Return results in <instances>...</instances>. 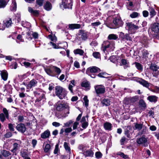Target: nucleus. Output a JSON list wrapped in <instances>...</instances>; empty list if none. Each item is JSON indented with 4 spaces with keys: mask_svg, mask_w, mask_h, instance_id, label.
I'll return each mask as SVG.
<instances>
[{
    "mask_svg": "<svg viewBox=\"0 0 159 159\" xmlns=\"http://www.w3.org/2000/svg\"><path fill=\"white\" fill-rule=\"evenodd\" d=\"M56 108L57 110L59 111H61L65 109L63 115L64 117L67 116L68 114H69L70 107L68 104L66 103H62L60 101H58L57 104Z\"/></svg>",
    "mask_w": 159,
    "mask_h": 159,
    "instance_id": "f257e3e1",
    "label": "nucleus"
},
{
    "mask_svg": "<svg viewBox=\"0 0 159 159\" xmlns=\"http://www.w3.org/2000/svg\"><path fill=\"white\" fill-rule=\"evenodd\" d=\"M55 93L60 99L65 98L67 93V92L62 87L57 86L55 88Z\"/></svg>",
    "mask_w": 159,
    "mask_h": 159,
    "instance_id": "f03ea898",
    "label": "nucleus"
},
{
    "mask_svg": "<svg viewBox=\"0 0 159 159\" xmlns=\"http://www.w3.org/2000/svg\"><path fill=\"white\" fill-rule=\"evenodd\" d=\"M115 48L114 42L112 41H104L102 44L101 49L105 52L107 49L109 51H113Z\"/></svg>",
    "mask_w": 159,
    "mask_h": 159,
    "instance_id": "7ed1b4c3",
    "label": "nucleus"
},
{
    "mask_svg": "<svg viewBox=\"0 0 159 159\" xmlns=\"http://www.w3.org/2000/svg\"><path fill=\"white\" fill-rule=\"evenodd\" d=\"M89 35V32L82 30H80L77 34V38L80 41H85L88 39Z\"/></svg>",
    "mask_w": 159,
    "mask_h": 159,
    "instance_id": "20e7f679",
    "label": "nucleus"
},
{
    "mask_svg": "<svg viewBox=\"0 0 159 159\" xmlns=\"http://www.w3.org/2000/svg\"><path fill=\"white\" fill-rule=\"evenodd\" d=\"M113 28L116 29L121 27L123 25V22L122 20L121 17L117 16L114 18L112 21Z\"/></svg>",
    "mask_w": 159,
    "mask_h": 159,
    "instance_id": "39448f33",
    "label": "nucleus"
},
{
    "mask_svg": "<svg viewBox=\"0 0 159 159\" xmlns=\"http://www.w3.org/2000/svg\"><path fill=\"white\" fill-rule=\"evenodd\" d=\"M125 28L128 30L129 33L132 34L139 28V27L138 26L134 25L132 22H126Z\"/></svg>",
    "mask_w": 159,
    "mask_h": 159,
    "instance_id": "423d86ee",
    "label": "nucleus"
},
{
    "mask_svg": "<svg viewBox=\"0 0 159 159\" xmlns=\"http://www.w3.org/2000/svg\"><path fill=\"white\" fill-rule=\"evenodd\" d=\"M139 99V96L136 95L132 97L125 98L124 99V102L126 104H133L137 101Z\"/></svg>",
    "mask_w": 159,
    "mask_h": 159,
    "instance_id": "0eeeda50",
    "label": "nucleus"
},
{
    "mask_svg": "<svg viewBox=\"0 0 159 159\" xmlns=\"http://www.w3.org/2000/svg\"><path fill=\"white\" fill-rule=\"evenodd\" d=\"M150 29L152 34L155 35H158L159 37V23L156 22L151 25Z\"/></svg>",
    "mask_w": 159,
    "mask_h": 159,
    "instance_id": "6e6552de",
    "label": "nucleus"
},
{
    "mask_svg": "<svg viewBox=\"0 0 159 159\" xmlns=\"http://www.w3.org/2000/svg\"><path fill=\"white\" fill-rule=\"evenodd\" d=\"M150 70L152 71V74L153 76L157 77L159 75V67L155 64H151L149 67Z\"/></svg>",
    "mask_w": 159,
    "mask_h": 159,
    "instance_id": "1a4fd4ad",
    "label": "nucleus"
},
{
    "mask_svg": "<svg viewBox=\"0 0 159 159\" xmlns=\"http://www.w3.org/2000/svg\"><path fill=\"white\" fill-rule=\"evenodd\" d=\"M101 71L100 69L95 66L90 67L88 68L86 70V73L89 75H90L91 73H96Z\"/></svg>",
    "mask_w": 159,
    "mask_h": 159,
    "instance_id": "9d476101",
    "label": "nucleus"
},
{
    "mask_svg": "<svg viewBox=\"0 0 159 159\" xmlns=\"http://www.w3.org/2000/svg\"><path fill=\"white\" fill-rule=\"evenodd\" d=\"M62 6L65 8H71L72 6V0H62L61 7Z\"/></svg>",
    "mask_w": 159,
    "mask_h": 159,
    "instance_id": "9b49d317",
    "label": "nucleus"
},
{
    "mask_svg": "<svg viewBox=\"0 0 159 159\" xmlns=\"http://www.w3.org/2000/svg\"><path fill=\"white\" fill-rule=\"evenodd\" d=\"M95 89L97 94H102L105 92V88L102 85H99L94 86Z\"/></svg>",
    "mask_w": 159,
    "mask_h": 159,
    "instance_id": "f8f14e48",
    "label": "nucleus"
},
{
    "mask_svg": "<svg viewBox=\"0 0 159 159\" xmlns=\"http://www.w3.org/2000/svg\"><path fill=\"white\" fill-rule=\"evenodd\" d=\"M37 84V82L35 80L33 79L31 80L28 84L26 85V91H29L32 87L36 86Z\"/></svg>",
    "mask_w": 159,
    "mask_h": 159,
    "instance_id": "ddd939ff",
    "label": "nucleus"
},
{
    "mask_svg": "<svg viewBox=\"0 0 159 159\" xmlns=\"http://www.w3.org/2000/svg\"><path fill=\"white\" fill-rule=\"evenodd\" d=\"M137 82L140 84L142 85L143 87H145L149 89V87L151 84L148 83L147 81L142 79H139L137 80Z\"/></svg>",
    "mask_w": 159,
    "mask_h": 159,
    "instance_id": "4468645a",
    "label": "nucleus"
},
{
    "mask_svg": "<svg viewBox=\"0 0 159 159\" xmlns=\"http://www.w3.org/2000/svg\"><path fill=\"white\" fill-rule=\"evenodd\" d=\"M147 140L146 138L145 135H143V136L140 138L137 139L136 140V142L139 144H143L146 147L145 143H147Z\"/></svg>",
    "mask_w": 159,
    "mask_h": 159,
    "instance_id": "2eb2a0df",
    "label": "nucleus"
},
{
    "mask_svg": "<svg viewBox=\"0 0 159 159\" xmlns=\"http://www.w3.org/2000/svg\"><path fill=\"white\" fill-rule=\"evenodd\" d=\"M16 128L19 131L22 133H24L26 130V128L24 124L20 123L18 124L16 126Z\"/></svg>",
    "mask_w": 159,
    "mask_h": 159,
    "instance_id": "dca6fc26",
    "label": "nucleus"
},
{
    "mask_svg": "<svg viewBox=\"0 0 159 159\" xmlns=\"http://www.w3.org/2000/svg\"><path fill=\"white\" fill-rule=\"evenodd\" d=\"M44 70L49 75L52 76H54L52 66L46 67L44 68Z\"/></svg>",
    "mask_w": 159,
    "mask_h": 159,
    "instance_id": "f3484780",
    "label": "nucleus"
},
{
    "mask_svg": "<svg viewBox=\"0 0 159 159\" xmlns=\"http://www.w3.org/2000/svg\"><path fill=\"white\" fill-rule=\"evenodd\" d=\"M133 131H132L131 128L130 126L127 127L125 129V134L128 138H131Z\"/></svg>",
    "mask_w": 159,
    "mask_h": 159,
    "instance_id": "a211bd4d",
    "label": "nucleus"
},
{
    "mask_svg": "<svg viewBox=\"0 0 159 159\" xmlns=\"http://www.w3.org/2000/svg\"><path fill=\"white\" fill-rule=\"evenodd\" d=\"M34 93L35 96L38 97L40 96L42 98H44V94L41 89H37L35 91H34Z\"/></svg>",
    "mask_w": 159,
    "mask_h": 159,
    "instance_id": "6ab92c4d",
    "label": "nucleus"
},
{
    "mask_svg": "<svg viewBox=\"0 0 159 159\" xmlns=\"http://www.w3.org/2000/svg\"><path fill=\"white\" fill-rule=\"evenodd\" d=\"M158 98L155 95H150L148 96L147 99L150 102L156 103L158 101Z\"/></svg>",
    "mask_w": 159,
    "mask_h": 159,
    "instance_id": "aec40b11",
    "label": "nucleus"
},
{
    "mask_svg": "<svg viewBox=\"0 0 159 159\" xmlns=\"http://www.w3.org/2000/svg\"><path fill=\"white\" fill-rule=\"evenodd\" d=\"M4 25L7 27H9L11 26L12 24L11 19L8 18L3 21Z\"/></svg>",
    "mask_w": 159,
    "mask_h": 159,
    "instance_id": "412c9836",
    "label": "nucleus"
},
{
    "mask_svg": "<svg viewBox=\"0 0 159 159\" xmlns=\"http://www.w3.org/2000/svg\"><path fill=\"white\" fill-rule=\"evenodd\" d=\"M83 154L85 157H93L94 152L91 149H89L83 152Z\"/></svg>",
    "mask_w": 159,
    "mask_h": 159,
    "instance_id": "4be33fe9",
    "label": "nucleus"
},
{
    "mask_svg": "<svg viewBox=\"0 0 159 159\" xmlns=\"http://www.w3.org/2000/svg\"><path fill=\"white\" fill-rule=\"evenodd\" d=\"M50 135V133L49 130H47L42 133L40 135L41 137L43 139L49 138Z\"/></svg>",
    "mask_w": 159,
    "mask_h": 159,
    "instance_id": "5701e85b",
    "label": "nucleus"
},
{
    "mask_svg": "<svg viewBox=\"0 0 159 159\" xmlns=\"http://www.w3.org/2000/svg\"><path fill=\"white\" fill-rule=\"evenodd\" d=\"M103 127L106 130L110 131L111 130L112 125L111 123L106 122L104 124Z\"/></svg>",
    "mask_w": 159,
    "mask_h": 159,
    "instance_id": "b1692460",
    "label": "nucleus"
},
{
    "mask_svg": "<svg viewBox=\"0 0 159 159\" xmlns=\"http://www.w3.org/2000/svg\"><path fill=\"white\" fill-rule=\"evenodd\" d=\"M53 71L54 75V76L56 75H59L61 72V70L57 66H52Z\"/></svg>",
    "mask_w": 159,
    "mask_h": 159,
    "instance_id": "393cba45",
    "label": "nucleus"
},
{
    "mask_svg": "<svg viewBox=\"0 0 159 159\" xmlns=\"http://www.w3.org/2000/svg\"><path fill=\"white\" fill-rule=\"evenodd\" d=\"M17 8L16 3L15 0H12V3L10 6V9L11 11H15Z\"/></svg>",
    "mask_w": 159,
    "mask_h": 159,
    "instance_id": "a878e982",
    "label": "nucleus"
},
{
    "mask_svg": "<svg viewBox=\"0 0 159 159\" xmlns=\"http://www.w3.org/2000/svg\"><path fill=\"white\" fill-rule=\"evenodd\" d=\"M1 75L2 79L6 81L7 80L8 77V73L5 70H3L1 71Z\"/></svg>",
    "mask_w": 159,
    "mask_h": 159,
    "instance_id": "bb28decb",
    "label": "nucleus"
},
{
    "mask_svg": "<svg viewBox=\"0 0 159 159\" xmlns=\"http://www.w3.org/2000/svg\"><path fill=\"white\" fill-rule=\"evenodd\" d=\"M28 10L29 11L30 13L32 14L35 16H37L39 14V11L36 10H34L30 7H28Z\"/></svg>",
    "mask_w": 159,
    "mask_h": 159,
    "instance_id": "cd10ccee",
    "label": "nucleus"
},
{
    "mask_svg": "<svg viewBox=\"0 0 159 159\" xmlns=\"http://www.w3.org/2000/svg\"><path fill=\"white\" fill-rule=\"evenodd\" d=\"M121 66L124 65L125 69L129 66V63L128 61L125 59H122L121 60Z\"/></svg>",
    "mask_w": 159,
    "mask_h": 159,
    "instance_id": "c85d7f7f",
    "label": "nucleus"
},
{
    "mask_svg": "<svg viewBox=\"0 0 159 159\" xmlns=\"http://www.w3.org/2000/svg\"><path fill=\"white\" fill-rule=\"evenodd\" d=\"M20 141H18V143H14L13 145V149L11 150V151L14 152L18 149L20 147Z\"/></svg>",
    "mask_w": 159,
    "mask_h": 159,
    "instance_id": "c756f323",
    "label": "nucleus"
},
{
    "mask_svg": "<svg viewBox=\"0 0 159 159\" xmlns=\"http://www.w3.org/2000/svg\"><path fill=\"white\" fill-rule=\"evenodd\" d=\"M111 101L109 99L104 98L102 100L101 102V103L103 106H107L110 105Z\"/></svg>",
    "mask_w": 159,
    "mask_h": 159,
    "instance_id": "7c9ffc66",
    "label": "nucleus"
},
{
    "mask_svg": "<svg viewBox=\"0 0 159 159\" xmlns=\"http://www.w3.org/2000/svg\"><path fill=\"white\" fill-rule=\"evenodd\" d=\"M81 25L80 24H71L69 25V28L70 30H74V29H78L80 28Z\"/></svg>",
    "mask_w": 159,
    "mask_h": 159,
    "instance_id": "2f4dec72",
    "label": "nucleus"
},
{
    "mask_svg": "<svg viewBox=\"0 0 159 159\" xmlns=\"http://www.w3.org/2000/svg\"><path fill=\"white\" fill-rule=\"evenodd\" d=\"M9 0H0V8H4Z\"/></svg>",
    "mask_w": 159,
    "mask_h": 159,
    "instance_id": "473e14b6",
    "label": "nucleus"
},
{
    "mask_svg": "<svg viewBox=\"0 0 159 159\" xmlns=\"http://www.w3.org/2000/svg\"><path fill=\"white\" fill-rule=\"evenodd\" d=\"M134 130L137 129L138 130H141L142 127L143 125L141 124H138L137 123H134Z\"/></svg>",
    "mask_w": 159,
    "mask_h": 159,
    "instance_id": "72a5a7b5",
    "label": "nucleus"
},
{
    "mask_svg": "<svg viewBox=\"0 0 159 159\" xmlns=\"http://www.w3.org/2000/svg\"><path fill=\"white\" fill-rule=\"evenodd\" d=\"M75 86V80H72L70 81V84L68 89L71 93H73V88Z\"/></svg>",
    "mask_w": 159,
    "mask_h": 159,
    "instance_id": "f704fd0d",
    "label": "nucleus"
},
{
    "mask_svg": "<svg viewBox=\"0 0 159 159\" xmlns=\"http://www.w3.org/2000/svg\"><path fill=\"white\" fill-rule=\"evenodd\" d=\"M44 7L46 10L49 11L52 9V5L50 2H47L44 5Z\"/></svg>",
    "mask_w": 159,
    "mask_h": 159,
    "instance_id": "c9c22d12",
    "label": "nucleus"
},
{
    "mask_svg": "<svg viewBox=\"0 0 159 159\" xmlns=\"http://www.w3.org/2000/svg\"><path fill=\"white\" fill-rule=\"evenodd\" d=\"M74 52L75 54H79L81 56L83 55L84 52L83 50L80 49H77L74 50Z\"/></svg>",
    "mask_w": 159,
    "mask_h": 159,
    "instance_id": "e433bc0d",
    "label": "nucleus"
},
{
    "mask_svg": "<svg viewBox=\"0 0 159 159\" xmlns=\"http://www.w3.org/2000/svg\"><path fill=\"white\" fill-rule=\"evenodd\" d=\"M118 38V36L115 34H111L108 37V39L110 40H116Z\"/></svg>",
    "mask_w": 159,
    "mask_h": 159,
    "instance_id": "4c0bfd02",
    "label": "nucleus"
},
{
    "mask_svg": "<svg viewBox=\"0 0 159 159\" xmlns=\"http://www.w3.org/2000/svg\"><path fill=\"white\" fill-rule=\"evenodd\" d=\"M141 43L145 47H147L148 45V40L146 37H144L141 41Z\"/></svg>",
    "mask_w": 159,
    "mask_h": 159,
    "instance_id": "58836bf2",
    "label": "nucleus"
},
{
    "mask_svg": "<svg viewBox=\"0 0 159 159\" xmlns=\"http://www.w3.org/2000/svg\"><path fill=\"white\" fill-rule=\"evenodd\" d=\"M116 154L120 156L121 157L124 159H127L129 158L128 156L127 155L123 153L119 152H118Z\"/></svg>",
    "mask_w": 159,
    "mask_h": 159,
    "instance_id": "ea45409f",
    "label": "nucleus"
},
{
    "mask_svg": "<svg viewBox=\"0 0 159 159\" xmlns=\"http://www.w3.org/2000/svg\"><path fill=\"white\" fill-rule=\"evenodd\" d=\"M81 86L83 87L87 88L89 89L90 86V84L88 82L83 81L82 84Z\"/></svg>",
    "mask_w": 159,
    "mask_h": 159,
    "instance_id": "a19ab883",
    "label": "nucleus"
},
{
    "mask_svg": "<svg viewBox=\"0 0 159 159\" xmlns=\"http://www.w3.org/2000/svg\"><path fill=\"white\" fill-rule=\"evenodd\" d=\"M64 147L67 152H70L71 150L70 148L68 146V144L66 142L64 143Z\"/></svg>",
    "mask_w": 159,
    "mask_h": 159,
    "instance_id": "79ce46f5",
    "label": "nucleus"
},
{
    "mask_svg": "<svg viewBox=\"0 0 159 159\" xmlns=\"http://www.w3.org/2000/svg\"><path fill=\"white\" fill-rule=\"evenodd\" d=\"M150 15L151 17H152L156 14V12L154 9L153 8H150L149 10Z\"/></svg>",
    "mask_w": 159,
    "mask_h": 159,
    "instance_id": "37998d69",
    "label": "nucleus"
},
{
    "mask_svg": "<svg viewBox=\"0 0 159 159\" xmlns=\"http://www.w3.org/2000/svg\"><path fill=\"white\" fill-rule=\"evenodd\" d=\"M134 64L135 65V66L139 70L142 71L143 70V67L142 65L139 63L135 62Z\"/></svg>",
    "mask_w": 159,
    "mask_h": 159,
    "instance_id": "c03bdc74",
    "label": "nucleus"
},
{
    "mask_svg": "<svg viewBox=\"0 0 159 159\" xmlns=\"http://www.w3.org/2000/svg\"><path fill=\"white\" fill-rule=\"evenodd\" d=\"M149 90L151 91L156 93H158L159 92V87L157 86L154 87L153 89H149Z\"/></svg>",
    "mask_w": 159,
    "mask_h": 159,
    "instance_id": "a18cd8bd",
    "label": "nucleus"
},
{
    "mask_svg": "<svg viewBox=\"0 0 159 159\" xmlns=\"http://www.w3.org/2000/svg\"><path fill=\"white\" fill-rule=\"evenodd\" d=\"M111 61L113 63H116V62H117L118 59L117 57L114 56H112L110 58Z\"/></svg>",
    "mask_w": 159,
    "mask_h": 159,
    "instance_id": "49530a36",
    "label": "nucleus"
},
{
    "mask_svg": "<svg viewBox=\"0 0 159 159\" xmlns=\"http://www.w3.org/2000/svg\"><path fill=\"white\" fill-rule=\"evenodd\" d=\"M83 100L84 101V103L85 106L87 107L89 105V100L88 99L87 96H85L83 98Z\"/></svg>",
    "mask_w": 159,
    "mask_h": 159,
    "instance_id": "de8ad7c7",
    "label": "nucleus"
},
{
    "mask_svg": "<svg viewBox=\"0 0 159 159\" xmlns=\"http://www.w3.org/2000/svg\"><path fill=\"white\" fill-rule=\"evenodd\" d=\"M139 14L137 12H133L130 15V16L131 18H136L138 16Z\"/></svg>",
    "mask_w": 159,
    "mask_h": 159,
    "instance_id": "09e8293b",
    "label": "nucleus"
},
{
    "mask_svg": "<svg viewBox=\"0 0 159 159\" xmlns=\"http://www.w3.org/2000/svg\"><path fill=\"white\" fill-rule=\"evenodd\" d=\"M95 156L96 158L100 159L102 158V154L100 152H95Z\"/></svg>",
    "mask_w": 159,
    "mask_h": 159,
    "instance_id": "8fccbe9b",
    "label": "nucleus"
},
{
    "mask_svg": "<svg viewBox=\"0 0 159 159\" xmlns=\"http://www.w3.org/2000/svg\"><path fill=\"white\" fill-rule=\"evenodd\" d=\"M3 113H4V114L5 115L7 119H9V114L8 111L6 109V108H4L3 109Z\"/></svg>",
    "mask_w": 159,
    "mask_h": 159,
    "instance_id": "3c124183",
    "label": "nucleus"
},
{
    "mask_svg": "<svg viewBox=\"0 0 159 159\" xmlns=\"http://www.w3.org/2000/svg\"><path fill=\"white\" fill-rule=\"evenodd\" d=\"M139 104L142 107L145 108L146 106L145 102L143 100H140L139 102Z\"/></svg>",
    "mask_w": 159,
    "mask_h": 159,
    "instance_id": "603ef678",
    "label": "nucleus"
},
{
    "mask_svg": "<svg viewBox=\"0 0 159 159\" xmlns=\"http://www.w3.org/2000/svg\"><path fill=\"white\" fill-rule=\"evenodd\" d=\"M4 88L5 89L4 90V91H6L7 92L9 93H10L11 90V87L10 85H5Z\"/></svg>",
    "mask_w": 159,
    "mask_h": 159,
    "instance_id": "864d4df0",
    "label": "nucleus"
},
{
    "mask_svg": "<svg viewBox=\"0 0 159 159\" xmlns=\"http://www.w3.org/2000/svg\"><path fill=\"white\" fill-rule=\"evenodd\" d=\"M50 149V146L49 144H47L44 148V151L45 152H48Z\"/></svg>",
    "mask_w": 159,
    "mask_h": 159,
    "instance_id": "5fc2aeb1",
    "label": "nucleus"
},
{
    "mask_svg": "<svg viewBox=\"0 0 159 159\" xmlns=\"http://www.w3.org/2000/svg\"><path fill=\"white\" fill-rule=\"evenodd\" d=\"M108 75V74L105 72L100 73L98 75V77L101 78H105V77L104 76H107Z\"/></svg>",
    "mask_w": 159,
    "mask_h": 159,
    "instance_id": "6e6d98bb",
    "label": "nucleus"
},
{
    "mask_svg": "<svg viewBox=\"0 0 159 159\" xmlns=\"http://www.w3.org/2000/svg\"><path fill=\"white\" fill-rule=\"evenodd\" d=\"M93 57L96 58H99L100 57V53L98 52H95L93 54Z\"/></svg>",
    "mask_w": 159,
    "mask_h": 159,
    "instance_id": "4d7b16f0",
    "label": "nucleus"
},
{
    "mask_svg": "<svg viewBox=\"0 0 159 159\" xmlns=\"http://www.w3.org/2000/svg\"><path fill=\"white\" fill-rule=\"evenodd\" d=\"M17 40L16 42L18 43H19L20 42H22L24 41L23 39H22V37L21 35L19 34L17 37Z\"/></svg>",
    "mask_w": 159,
    "mask_h": 159,
    "instance_id": "13d9d810",
    "label": "nucleus"
},
{
    "mask_svg": "<svg viewBox=\"0 0 159 159\" xmlns=\"http://www.w3.org/2000/svg\"><path fill=\"white\" fill-rule=\"evenodd\" d=\"M72 131V129L71 128H66L64 129V132H65L66 135H68V134L70 132Z\"/></svg>",
    "mask_w": 159,
    "mask_h": 159,
    "instance_id": "bf43d9fd",
    "label": "nucleus"
},
{
    "mask_svg": "<svg viewBox=\"0 0 159 159\" xmlns=\"http://www.w3.org/2000/svg\"><path fill=\"white\" fill-rule=\"evenodd\" d=\"M43 0H36V2L37 5L41 6L43 5Z\"/></svg>",
    "mask_w": 159,
    "mask_h": 159,
    "instance_id": "052dcab7",
    "label": "nucleus"
},
{
    "mask_svg": "<svg viewBox=\"0 0 159 159\" xmlns=\"http://www.w3.org/2000/svg\"><path fill=\"white\" fill-rule=\"evenodd\" d=\"M0 119L2 122H3L5 120V116L2 113H0Z\"/></svg>",
    "mask_w": 159,
    "mask_h": 159,
    "instance_id": "680f3d73",
    "label": "nucleus"
},
{
    "mask_svg": "<svg viewBox=\"0 0 159 159\" xmlns=\"http://www.w3.org/2000/svg\"><path fill=\"white\" fill-rule=\"evenodd\" d=\"M21 155L23 158L28 155L27 152L24 151L21 152Z\"/></svg>",
    "mask_w": 159,
    "mask_h": 159,
    "instance_id": "e2e57ef3",
    "label": "nucleus"
},
{
    "mask_svg": "<svg viewBox=\"0 0 159 159\" xmlns=\"http://www.w3.org/2000/svg\"><path fill=\"white\" fill-rule=\"evenodd\" d=\"M88 125V123L87 122H84L82 123L81 126L82 127L84 128H86Z\"/></svg>",
    "mask_w": 159,
    "mask_h": 159,
    "instance_id": "0e129e2a",
    "label": "nucleus"
},
{
    "mask_svg": "<svg viewBox=\"0 0 159 159\" xmlns=\"http://www.w3.org/2000/svg\"><path fill=\"white\" fill-rule=\"evenodd\" d=\"M119 37L122 40H125V35L122 32H120L119 34Z\"/></svg>",
    "mask_w": 159,
    "mask_h": 159,
    "instance_id": "69168bd1",
    "label": "nucleus"
},
{
    "mask_svg": "<svg viewBox=\"0 0 159 159\" xmlns=\"http://www.w3.org/2000/svg\"><path fill=\"white\" fill-rule=\"evenodd\" d=\"M59 150V145L58 144H57L56 145L55 147V149L54 150V153L55 154H57V153Z\"/></svg>",
    "mask_w": 159,
    "mask_h": 159,
    "instance_id": "338daca9",
    "label": "nucleus"
},
{
    "mask_svg": "<svg viewBox=\"0 0 159 159\" xmlns=\"http://www.w3.org/2000/svg\"><path fill=\"white\" fill-rule=\"evenodd\" d=\"M72 123V121L71 120H70L68 122L65 123L64 124V127H69L70 125Z\"/></svg>",
    "mask_w": 159,
    "mask_h": 159,
    "instance_id": "774afa93",
    "label": "nucleus"
}]
</instances>
